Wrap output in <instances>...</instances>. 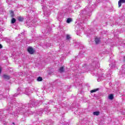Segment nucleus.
I'll return each instance as SVG.
<instances>
[{"mask_svg":"<svg viewBox=\"0 0 125 125\" xmlns=\"http://www.w3.org/2000/svg\"><path fill=\"white\" fill-rule=\"evenodd\" d=\"M35 102H33V101H30L29 104H26V105H22V104H20L19 106L17 107V113H25V108H26V107L27 106L32 108L35 107Z\"/></svg>","mask_w":125,"mask_h":125,"instance_id":"nucleus-1","label":"nucleus"},{"mask_svg":"<svg viewBox=\"0 0 125 125\" xmlns=\"http://www.w3.org/2000/svg\"><path fill=\"white\" fill-rule=\"evenodd\" d=\"M23 92L26 95H29V94H30L31 93V90L30 89V88H22L21 87H19L17 89V95L16 94H15L14 95V97H16L17 95H19V94H21V93H23Z\"/></svg>","mask_w":125,"mask_h":125,"instance_id":"nucleus-2","label":"nucleus"},{"mask_svg":"<svg viewBox=\"0 0 125 125\" xmlns=\"http://www.w3.org/2000/svg\"><path fill=\"white\" fill-rule=\"evenodd\" d=\"M44 0H42L41 5L43 6V8L44 9V15L46 16V17H49V15H50V11L49 10H45V7H47L45 6V4H44Z\"/></svg>","mask_w":125,"mask_h":125,"instance_id":"nucleus-3","label":"nucleus"},{"mask_svg":"<svg viewBox=\"0 0 125 125\" xmlns=\"http://www.w3.org/2000/svg\"><path fill=\"white\" fill-rule=\"evenodd\" d=\"M82 0H74V8L75 9H79L82 6Z\"/></svg>","mask_w":125,"mask_h":125,"instance_id":"nucleus-4","label":"nucleus"},{"mask_svg":"<svg viewBox=\"0 0 125 125\" xmlns=\"http://www.w3.org/2000/svg\"><path fill=\"white\" fill-rule=\"evenodd\" d=\"M92 66L93 67H96L97 69H98L99 67H100V65L99 64V61L98 60V59L97 58H95L93 59V62L92 63Z\"/></svg>","mask_w":125,"mask_h":125,"instance_id":"nucleus-5","label":"nucleus"},{"mask_svg":"<svg viewBox=\"0 0 125 125\" xmlns=\"http://www.w3.org/2000/svg\"><path fill=\"white\" fill-rule=\"evenodd\" d=\"M66 12H69V13H71V12H74L73 9H72V6H69L68 8L66 9Z\"/></svg>","mask_w":125,"mask_h":125,"instance_id":"nucleus-6","label":"nucleus"},{"mask_svg":"<svg viewBox=\"0 0 125 125\" xmlns=\"http://www.w3.org/2000/svg\"><path fill=\"white\" fill-rule=\"evenodd\" d=\"M27 50L29 53H30V54H33L34 52H35L34 49H33L31 47H28Z\"/></svg>","mask_w":125,"mask_h":125,"instance_id":"nucleus-7","label":"nucleus"},{"mask_svg":"<svg viewBox=\"0 0 125 125\" xmlns=\"http://www.w3.org/2000/svg\"><path fill=\"white\" fill-rule=\"evenodd\" d=\"M98 77L99 78V79H98V82H100L101 80H103V74H101L100 73H98Z\"/></svg>","mask_w":125,"mask_h":125,"instance_id":"nucleus-8","label":"nucleus"},{"mask_svg":"<svg viewBox=\"0 0 125 125\" xmlns=\"http://www.w3.org/2000/svg\"><path fill=\"white\" fill-rule=\"evenodd\" d=\"M122 3H125V0H119L118 2L119 7L122 6Z\"/></svg>","mask_w":125,"mask_h":125,"instance_id":"nucleus-9","label":"nucleus"},{"mask_svg":"<svg viewBox=\"0 0 125 125\" xmlns=\"http://www.w3.org/2000/svg\"><path fill=\"white\" fill-rule=\"evenodd\" d=\"M3 78L5 80H9V79H10V76L7 75H3Z\"/></svg>","mask_w":125,"mask_h":125,"instance_id":"nucleus-10","label":"nucleus"},{"mask_svg":"<svg viewBox=\"0 0 125 125\" xmlns=\"http://www.w3.org/2000/svg\"><path fill=\"white\" fill-rule=\"evenodd\" d=\"M60 73H63L64 72V66L61 67L59 70Z\"/></svg>","mask_w":125,"mask_h":125,"instance_id":"nucleus-11","label":"nucleus"},{"mask_svg":"<svg viewBox=\"0 0 125 125\" xmlns=\"http://www.w3.org/2000/svg\"><path fill=\"white\" fill-rule=\"evenodd\" d=\"M72 21H73V20L72 19V18H67L66 20V23H71V22H72Z\"/></svg>","mask_w":125,"mask_h":125,"instance_id":"nucleus-12","label":"nucleus"},{"mask_svg":"<svg viewBox=\"0 0 125 125\" xmlns=\"http://www.w3.org/2000/svg\"><path fill=\"white\" fill-rule=\"evenodd\" d=\"M93 114L94 116H99V115H100V112L99 111H95L93 112Z\"/></svg>","mask_w":125,"mask_h":125,"instance_id":"nucleus-13","label":"nucleus"},{"mask_svg":"<svg viewBox=\"0 0 125 125\" xmlns=\"http://www.w3.org/2000/svg\"><path fill=\"white\" fill-rule=\"evenodd\" d=\"M109 65V67H110L111 69H113V68H115V67H116V64L115 63H110Z\"/></svg>","mask_w":125,"mask_h":125,"instance_id":"nucleus-14","label":"nucleus"},{"mask_svg":"<svg viewBox=\"0 0 125 125\" xmlns=\"http://www.w3.org/2000/svg\"><path fill=\"white\" fill-rule=\"evenodd\" d=\"M95 42V43H96V44H98V43H99V42H100V39H99V38H96Z\"/></svg>","mask_w":125,"mask_h":125,"instance_id":"nucleus-15","label":"nucleus"},{"mask_svg":"<svg viewBox=\"0 0 125 125\" xmlns=\"http://www.w3.org/2000/svg\"><path fill=\"white\" fill-rule=\"evenodd\" d=\"M108 99H110V100H113V99H114V95L113 94H110L108 96Z\"/></svg>","mask_w":125,"mask_h":125,"instance_id":"nucleus-16","label":"nucleus"},{"mask_svg":"<svg viewBox=\"0 0 125 125\" xmlns=\"http://www.w3.org/2000/svg\"><path fill=\"white\" fill-rule=\"evenodd\" d=\"M3 92L2 91H0V99H2L3 98Z\"/></svg>","mask_w":125,"mask_h":125,"instance_id":"nucleus-17","label":"nucleus"},{"mask_svg":"<svg viewBox=\"0 0 125 125\" xmlns=\"http://www.w3.org/2000/svg\"><path fill=\"white\" fill-rule=\"evenodd\" d=\"M18 19L20 22H22L23 20H24V18L22 17H19Z\"/></svg>","mask_w":125,"mask_h":125,"instance_id":"nucleus-18","label":"nucleus"},{"mask_svg":"<svg viewBox=\"0 0 125 125\" xmlns=\"http://www.w3.org/2000/svg\"><path fill=\"white\" fill-rule=\"evenodd\" d=\"M42 77H39L37 78V82H42Z\"/></svg>","mask_w":125,"mask_h":125,"instance_id":"nucleus-19","label":"nucleus"},{"mask_svg":"<svg viewBox=\"0 0 125 125\" xmlns=\"http://www.w3.org/2000/svg\"><path fill=\"white\" fill-rule=\"evenodd\" d=\"M10 15L11 17H14V12H13V11H10Z\"/></svg>","mask_w":125,"mask_h":125,"instance_id":"nucleus-20","label":"nucleus"},{"mask_svg":"<svg viewBox=\"0 0 125 125\" xmlns=\"http://www.w3.org/2000/svg\"><path fill=\"white\" fill-rule=\"evenodd\" d=\"M16 22V20H15V18H12V21H11V23L12 24H14Z\"/></svg>","mask_w":125,"mask_h":125,"instance_id":"nucleus-21","label":"nucleus"},{"mask_svg":"<svg viewBox=\"0 0 125 125\" xmlns=\"http://www.w3.org/2000/svg\"><path fill=\"white\" fill-rule=\"evenodd\" d=\"M97 90H98V89L92 90H91V93H93V92H96V91H97Z\"/></svg>","mask_w":125,"mask_h":125,"instance_id":"nucleus-22","label":"nucleus"},{"mask_svg":"<svg viewBox=\"0 0 125 125\" xmlns=\"http://www.w3.org/2000/svg\"><path fill=\"white\" fill-rule=\"evenodd\" d=\"M83 83H79V88H83Z\"/></svg>","mask_w":125,"mask_h":125,"instance_id":"nucleus-23","label":"nucleus"},{"mask_svg":"<svg viewBox=\"0 0 125 125\" xmlns=\"http://www.w3.org/2000/svg\"><path fill=\"white\" fill-rule=\"evenodd\" d=\"M84 12V11L83 10H82L81 11V13H80L81 16H82V15H83V14Z\"/></svg>","mask_w":125,"mask_h":125,"instance_id":"nucleus-24","label":"nucleus"},{"mask_svg":"<svg viewBox=\"0 0 125 125\" xmlns=\"http://www.w3.org/2000/svg\"><path fill=\"white\" fill-rule=\"evenodd\" d=\"M71 37H70V35H66V39L67 40H69V39Z\"/></svg>","mask_w":125,"mask_h":125,"instance_id":"nucleus-25","label":"nucleus"},{"mask_svg":"<svg viewBox=\"0 0 125 125\" xmlns=\"http://www.w3.org/2000/svg\"><path fill=\"white\" fill-rule=\"evenodd\" d=\"M51 43H49L48 44H47L46 45V47H48V46H51Z\"/></svg>","mask_w":125,"mask_h":125,"instance_id":"nucleus-26","label":"nucleus"},{"mask_svg":"<svg viewBox=\"0 0 125 125\" xmlns=\"http://www.w3.org/2000/svg\"><path fill=\"white\" fill-rule=\"evenodd\" d=\"M13 104H14L13 103H11L9 104L8 105H10V107H13Z\"/></svg>","mask_w":125,"mask_h":125,"instance_id":"nucleus-27","label":"nucleus"},{"mask_svg":"<svg viewBox=\"0 0 125 125\" xmlns=\"http://www.w3.org/2000/svg\"><path fill=\"white\" fill-rule=\"evenodd\" d=\"M79 29H81L82 30V31H83V26H82V25H80L79 27Z\"/></svg>","mask_w":125,"mask_h":125,"instance_id":"nucleus-28","label":"nucleus"},{"mask_svg":"<svg viewBox=\"0 0 125 125\" xmlns=\"http://www.w3.org/2000/svg\"><path fill=\"white\" fill-rule=\"evenodd\" d=\"M29 114H34V112H32V111H30L29 112Z\"/></svg>","mask_w":125,"mask_h":125,"instance_id":"nucleus-29","label":"nucleus"},{"mask_svg":"<svg viewBox=\"0 0 125 125\" xmlns=\"http://www.w3.org/2000/svg\"><path fill=\"white\" fill-rule=\"evenodd\" d=\"M0 48H2V45H1V44H0Z\"/></svg>","mask_w":125,"mask_h":125,"instance_id":"nucleus-30","label":"nucleus"},{"mask_svg":"<svg viewBox=\"0 0 125 125\" xmlns=\"http://www.w3.org/2000/svg\"><path fill=\"white\" fill-rule=\"evenodd\" d=\"M25 34V32H22V33H21V35H24Z\"/></svg>","mask_w":125,"mask_h":125,"instance_id":"nucleus-31","label":"nucleus"},{"mask_svg":"<svg viewBox=\"0 0 125 125\" xmlns=\"http://www.w3.org/2000/svg\"><path fill=\"white\" fill-rule=\"evenodd\" d=\"M1 73V69L0 68V74Z\"/></svg>","mask_w":125,"mask_h":125,"instance_id":"nucleus-32","label":"nucleus"},{"mask_svg":"<svg viewBox=\"0 0 125 125\" xmlns=\"http://www.w3.org/2000/svg\"><path fill=\"white\" fill-rule=\"evenodd\" d=\"M76 78H79V77H78V74H76Z\"/></svg>","mask_w":125,"mask_h":125,"instance_id":"nucleus-33","label":"nucleus"},{"mask_svg":"<svg viewBox=\"0 0 125 125\" xmlns=\"http://www.w3.org/2000/svg\"><path fill=\"white\" fill-rule=\"evenodd\" d=\"M17 113H14V115H17Z\"/></svg>","mask_w":125,"mask_h":125,"instance_id":"nucleus-34","label":"nucleus"},{"mask_svg":"<svg viewBox=\"0 0 125 125\" xmlns=\"http://www.w3.org/2000/svg\"><path fill=\"white\" fill-rule=\"evenodd\" d=\"M40 104H42V102H40Z\"/></svg>","mask_w":125,"mask_h":125,"instance_id":"nucleus-35","label":"nucleus"},{"mask_svg":"<svg viewBox=\"0 0 125 125\" xmlns=\"http://www.w3.org/2000/svg\"><path fill=\"white\" fill-rule=\"evenodd\" d=\"M12 115H14V113H12Z\"/></svg>","mask_w":125,"mask_h":125,"instance_id":"nucleus-36","label":"nucleus"},{"mask_svg":"<svg viewBox=\"0 0 125 125\" xmlns=\"http://www.w3.org/2000/svg\"><path fill=\"white\" fill-rule=\"evenodd\" d=\"M90 12H91V10H90Z\"/></svg>","mask_w":125,"mask_h":125,"instance_id":"nucleus-37","label":"nucleus"},{"mask_svg":"<svg viewBox=\"0 0 125 125\" xmlns=\"http://www.w3.org/2000/svg\"><path fill=\"white\" fill-rule=\"evenodd\" d=\"M13 125H14V123H13Z\"/></svg>","mask_w":125,"mask_h":125,"instance_id":"nucleus-38","label":"nucleus"}]
</instances>
